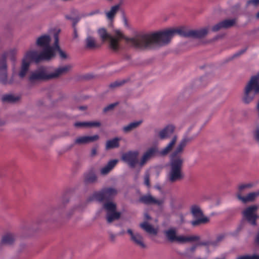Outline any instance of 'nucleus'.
Wrapping results in <instances>:
<instances>
[{
  "mask_svg": "<svg viewBox=\"0 0 259 259\" xmlns=\"http://www.w3.org/2000/svg\"><path fill=\"white\" fill-rule=\"evenodd\" d=\"M246 51V49H243V50H242L241 51H240L239 52H238V53H236L235 54H234L233 55V58L234 57H236L237 56H238L241 54H242L243 53H244L245 52V51Z\"/></svg>",
  "mask_w": 259,
  "mask_h": 259,
  "instance_id": "nucleus-48",
  "label": "nucleus"
},
{
  "mask_svg": "<svg viewBox=\"0 0 259 259\" xmlns=\"http://www.w3.org/2000/svg\"><path fill=\"white\" fill-rule=\"evenodd\" d=\"M257 209V206L252 205L247 207L243 212L244 218L249 223L253 226L256 225V221L257 215L255 213V212Z\"/></svg>",
  "mask_w": 259,
  "mask_h": 259,
  "instance_id": "nucleus-11",
  "label": "nucleus"
},
{
  "mask_svg": "<svg viewBox=\"0 0 259 259\" xmlns=\"http://www.w3.org/2000/svg\"><path fill=\"white\" fill-rule=\"evenodd\" d=\"M100 13V10L98 9L94 10L92 12H91L88 15V16H93L94 15L98 14Z\"/></svg>",
  "mask_w": 259,
  "mask_h": 259,
  "instance_id": "nucleus-47",
  "label": "nucleus"
},
{
  "mask_svg": "<svg viewBox=\"0 0 259 259\" xmlns=\"http://www.w3.org/2000/svg\"><path fill=\"white\" fill-rule=\"evenodd\" d=\"M51 41V38L48 35H44L39 37L36 42V44L37 46L44 48L45 49H47L49 48H52L53 50V46L52 47L50 46V42ZM53 52V51H52Z\"/></svg>",
  "mask_w": 259,
  "mask_h": 259,
  "instance_id": "nucleus-15",
  "label": "nucleus"
},
{
  "mask_svg": "<svg viewBox=\"0 0 259 259\" xmlns=\"http://www.w3.org/2000/svg\"><path fill=\"white\" fill-rule=\"evenodd\" d=\"M101 123L98 121H90V122H76L74 123V126L76 127H93V126H100Z\"/></svg>",
  "mask_w": 259,
  "mask_h": 259,
  "instance_id": "nucleus-24",
  "label": "nucleus"
},
{
  "mask_svg": "<svg viewBox=\"0 0 259 259\" xmlns=\"http://www.w3.org/2000/svg\"><path fill=\"white\" fill-rule=\"evenodd\" d=\"M164 234L170 242L178 241L181 242H193L199 240L200 237L198 236H184L176 235V230L175 229L171 228L164 231Z\"/></svg>",
  "mask_w": 259,
  "mask_h": 259,
  "instance_id": "nucleus-8",
  "label": "nucleus"
},
{
  "mask_svg": "<svg viewBox=\"0 0 259 259\" xmlns=\"http://www.w3.org/2000/svg\"><path fill=\"white\" fill-rule=\"evenodd\" d=\"M255 242L256 244H259V232L257 233L256 236Z\"/></svg>",
  "mask_w": 259,
  "mask_h": 259,
  "instance_id": "nucleus-52",
  "label": "nucleus"
},
{
  "mask_svg": "<svg viewBox=\"0 0 259 259\" xmlns=\"http://www.w3.org/2000/svg\"><path fill=\"white\" fill-rule=\"evenodd\" d=\"M145 218H146V219H147V220H149V219H150V216H149L148 214H146L145 215Z\"/></svg>",
  "mask_w": 259,
  "mask_h": 259,
  "instance_id": "nucleus-55",
  "label": "nucleus"
},
{
  "mask_svg": "<svg viewBox=\"0 0 259 259\" xmlns=\"http://www.w3.org/2000/svg\"><path fill=\"white\" fill-rule=\"evenodd\" d=\"M235 19H226L214 25L212 31L216 32L223 28H229L234 25Z\"/></svg>",
  "mask_w": 259,
  "mask_h": 259,
  "instance_id": "nucleus-14",
  "label": "nucleus"
},
{
  "mask_svg": "<svg viewBox=\"0 0 259 259\" xmlns=\"http://www.w3.org/2000/svg\"><path fill=\"white\" fill-rule=\"evenodd\" d=\"M253 186L252 183H248V184H242L239 186L238 189L240 192H241L245 188H250L252 187Z\"/></svg>",
  "mask_w": 259,
  "mask_h": 259,
  "instance_id": "nucleus-39",
  "label": "nucleus"
},
{
  "mask_svg": "<svg viewBox=\"0 0 259 259\" xmlns=\"http://www.w3.org/2000/svg\"><path fill=\"white\" fill-rule=\"evenodd\" d=\"M116 236L113 234H110V237L112 241H114L115 238Z\"/></svg>",
  "mask_w": 259,
  "mask_h": 259,
  "instance_id": "nucleus-53",
  "label": "nucleus"
},
{
  "mask_svg": "<svg viewBox=\"0 0 259 259\" xmlns=\"http://www.w3.org/2000/svg\"><path fill=\"white\" fill-rule=\"evenodd\" d=\"M256 18L257 19H259V11L257 13V14L256 15Z\"/></svg>",
  "mask_w": 259,
  "mask_h": 259,
  "instance_id": "nucleus-57",
  "label": "nucleus"
},
{
  "mask_svg": "<svg viewBox=\"0 0 259 259\" xmlns=\"http://www.w3.org/2000/svg\"><path fill=\"white\" fill-rule=\"evenodd\" d=\"M79 19L76 18L73 19L72 21H73V28L76 27L75 25L77 23V22L79 21Z\"/></svg>",
  "mask_w": 259,
  "mask_h": 259,
  "instance_id": "nucleus-49",
  "label": "nucleus"
},
{
  "mask_svg": "<svg viewBox=\"0 0 259 259\" xmlns=\"http://www.w3.org/2000/svg\"><path fill=\"white\" fill-rule=\"evenodd\" d=\"M97 153V149L96 148H93L92 149V151H91V156H95Z\"/></svg>",
  "mask_w": 259,
  "mask_h": 259,
  "instance_id": "nucleus-51",
  "label": "nucleus"
},
{
  "mask_svg": "<svg viewBox=\"0 0 259 259\" xmlns=\"http://www.w3.org/2000/svg\"><path fill=\"white\" fill-rule=\"evenodd\" d=\"M253 136L255 139L259 142V126L253 132Z\"/></svg>",
  "mask_w": 259,
  "mask_h": 259,
  "instance_id": "nucleus-44",
  "label": "nucleus"
},
{
  "mask_svg": "<svg viewBox=\"0 0 259 259\" xmlns=\"http://www.w3.org/2000/svg\"><path fill=\"white\" fill-rule=\"evenodd\" d=\"M259 93V73L252 76L246 84L242 101L248 104L252 101L255 96Z\"/></svg>",
  "mask_w": 259,
  "mask_h": 259,
  "instance_id": "nucleus-4",
  "label": "nucleus"
},
{
  "mask_svg": "<svg viewBox=\"0 0 259 259\" xmlns=\"http://www.w3.org/2000/svg\"><path fill=\"white\" fill-rule=\"evenodd\" d=\"M127 233L131 236V240L137 246H139L141 248H145L146 247V244L143 241V238L142 236L139 233H134L133 231L129 229L127 231Z\"/></svg>",
  "mask_w": 259,
  "mask_h": 259,
  "instance_id": "nucleus-12",
  "label": "nucleus"
},
{
  "mask_svg": "<svg viewBox=\"0 0 259 259\" xmlns=\"http://www.w3.org/2000/svg\"><path fill=\"white\" fill-rule=\"evenodd\" d=\"M66 19H67L71 20H73V18H72V17H71L69 16H66Z\"/></svg>",
  "mask_w": 259,
  "mask_h": 259,
  "instance_id": "nucleus-56",
  "label": "nucleus"
},
{
  "mask_svg": "<svg viewBox=\"0 0 259 259\" xmlns=\"http://www.w3.org/2000/svg\"><path fill=\"white\" fill-rule=\"evenodd\" d=\"M125 82L124 80L122 81H116L112 83H111L109 85L110 88H114L117 87H119L123 84Z\"/></svg>",
  "mask_w": 259,
  "mask_h": 259,
  "instance_id": "nucleus-40",
  "label": "nucleus"
},
{
  "mask_svg": "<svg viewBox=\"0 0 259 259\" xmlns=\"http://www.w3.org/2000/svg\"><path fill=\"white\" fill-rule=\"evenodd\" d=\"M197 246H217V243L212 241H201L197 243Z\"/></svg>",
  "mask_w": 259,
  "mask_h": 259,
  "instance_id": "nucleus-38",
  "label": "nucleus"
},
{
  "mask_svg": "<svg viewBox=\"0 0 259 259\" xmlns=\"http://www.w3.org/2000/svg\"><path fill=\"white\" fill-rule=\"evenodd\" d=\"M209 221V219L207 217H201L191 222L193 226H197L202 224H205Z\"/></svg>",
  "mask_w": 259,
  "mask_h": 259,
  "instance_id": "nucleus-36",
  "label": "nucleus"
},
{
  "mask_svg": "<svg viewBox=\"0 0 259 259\" xmlns=\"http://www.w3.org/2000/svg\"><path fill=\"white\" fill-rule=\"evenodd\" d=\"M63 201L64 203H67L69 201V200L68 199H65V198H64L63 199Z\"/></svg>",
  "mask_w": 259,
  "mask_h": 259,
  "instance_id": "nucleus-54",
  "label": "nucleus"
},
{
  "mask_svg": "<svg viewBox=\"0 0 259 259\" xmlns=\"http://www.w3.org/2000/svg\"><path fill=\"white\" fill-rule=\"evenodd\" d=\"M223 238H224V236L221 235L219 236L215 241H212L214 242L215 243H217V245L218 244V243L223 240Z\"/></svg>",
  "mask_w": 259,
  "mask_h": 259,
  "instance_id": "nucleus-45",
  "label": "nucleus"
},
{
  "mask_svg": "<svg viewBox=\"0 0 259 259\" xmlns=\"http://www.w3.org/2000/svg\"><path fill=\"white\" fill-rule=\"evenodd\" d=\"M98 33L103 41L109 40V47L112 51L116 52L119 50L117 39L109 34L105 28L99 29Z\"/></svg>",
  "mask_w": 259,
  "mask_h": 259,
  "instance_id": "nucleus-9",
  "label": "nucleus"
},
{
  "mask_svg": "<svg viewBox=\"0 0 259 259\" xmlns=\"http://www.w3.org/2000/svg\"><path fill=\"white\" fill-rule=\"evenodd\" d=\"M140 227L146 232L156 235L157 233L156 230H155L151 225L149 224L147 222H144L140 224Z\"/></svg>",
  "mask_w": 259,
  "mask_h": 259,
  "instance_id": "nucleus-29",
  "label": "nucleus"
},
{
  "mask_svg": "<svg viewBox=\"0 0 259 259\" xmlns=\"http://www.w3.org/2000/svg\"><path fill=\"white\" fill-rule=\"evenodd\" d=\"M197 245H195L191 247L190 248L187 249V252H194L195 250H196V248L197 247Z\"/></svg>",
  "mask_w": 259,
  "mask_h": 259,
  "instance_id": "nucleus-46",
  "label": "nucleus"
},
{
  "mask_svg": "<svg viewBox=\"0 0 259 259\" xmlns=\"http://www.w3.org/2000/svg\"><path fill=\"white\" fill-rule=\"evenodd\" d=\"M141 123L142 121H138L131 122L128 125L124 126L123 127V131L125 133H128L137 127L139 125L141 124Z\"/></svg>",
  "mask_w": 259,
  "mask_h": 259,
  "instance_id": "nucleus-32",
  "label": "nucleus"
},
{
  "mask_svg": "<svg viewBox=\"0 0 259 259\" xmlns=\"http://www.w3.org/2000/svg\"><path fill=\"white\" fill-rule=\"evenodd\" d=\"M99 46H98L96 41L95 39L91 36H89L85 39V47L89 49H93L96 48H98Z\"/></svg>",
  "mask_w": 259,
  "mask_h": 259,
  "instance_id": "nucleus-30",
  "label": "nucleus"
},
{
  "mask_svg": "<svg viewBox=\"0 0 259 259\" xmlns=\"http://www.w3.org/2000/svg\"><path fill=\"white\" fill-rule=\"evenodd\" d=\"M258 196H259V190L255 192L250 193L245 197L241 196L240 194L237 195L238 199L242 200L243 202L252 201Z\"/></svg>",
  "mask_w": 259,
  "mask_h": 259,
  "instance_id": "nucleus-22",
  "label": "nucleus"
},
{
  "mask_svg": "<svg viewBox=\"0 0 259 259\" xmlns=\"http://www.w3.org/2000/svg\"><path fill=\"white\" fill-rule=\"evenodd\" d=\"M140 201L146 204H155L158 205H161L163 202V200L156 199L150 195L141 196Z\"/></svg>",
  "mask_w": 259,
  "mask_h": 259,
  "instance_id": "nucleus-16",
  "label": "nucleus"
},
{
  "mask_svg": "<svg viewBox=\"0 0 259 259\" xmlns=\"http://www.w3.org/2000/svg\"><path fill=\"white\" fill-rule=\"evenodd\" d=\"M158 153V150L156 147H151L148 149L144 154L139 161L140 166H143L150 159L157 155Z\"/></svg>",
  "mask_w": 259,
  "mask_h": 259,
  "instance_id": "nucleus-13",
  "label": "nucleus"
},
{
  "mask_svg": "<svg viewBox=\"0 0 259 259\" xmlns=\"http://www.w3.org/2000/svg\"><path fill=\"white\" fill-rule=\"evenodd\" d=\"M175 126L172 125H168L159 132V137L163 140L169 138L175 131Z\"/></svg>",
  "mask_w": 259,
  "mask_h": 259,
  "instance_id": "nucleus-17",
  "label": "nucleus"
},
{
  "mask_svg": "<svg viewBox=\"0 0 259 259\" xmlns=\"http://www.w3.org/2000/svg\"><path fill=\"white\" fill-rule=\"evenodd\" d=\"M52 51V48L44 49L40 53L35 51H29L26 53L23 59L29 61V64L32 62L37 63L43 60H49L53 57Z\"/></svg>",
  "mask_w": 259,
  "mask_h": 259,
  "instance_id": "nucleus-5",
  "label": "nucleus"
},
{
  "mask_svg": "<svg viewBox=\"0 0 259 259\" xmlns=\"http://www.w3.org/2000/svg\"><path fill=\"white\" fill-rule=\"evenodd\" d=\"M144 184L145 185L149 187L150 186V175L149 172H146L144 176Z\"/></svg>",
  "mask_w": 259,
  "mask_h": 259,
  "instance_id": "nucleus-42",
  "label": "nucleus"
},
{
  "mask_svg": "<svg viewBox=\"0 0 259 259\" xmlns=\"http://www.w3.org/2000/svg\"><path fill=\"white\" fill-rule=\"evenodd\" d=\"M247 5H252L254 6H259V0H248Z\"/></svg>",
  "mask_w": 259,
  "mask_h": 259,
  "instance_id": "nucleus-43",
  "label": "nucleus"
},
{
  "mask_svg": "<svg viewBox=\"0 0 259 259\" xmlns=\"http://www.w3.org/2000/svg\"><path fill=\"white\" fill-rule=\"evenodd\" d=\"M19 97H15L12 95H6L2 97V101L3 102L15 103L19 100Z\"/></svg>",
  "mask_w": 259,
  "mask_h": 259,
  "instance_id": "nucleus-34",
  "label": "nucleus"
},
{
  "mask_svg": "<svg viewBox=\"0 0 259 259\" xmlns=\"http://www.w3.org/2000/svg\"><path fill=\"white\" fill-rule=\"evenodd\" d=\"M97 180V177L93 171H90L84 174V183L85 184H92Z\"/></svg>",
  "mask_w": 259,
  "mask_h": 259,
  "instance_id": "nucleus-20",
  "label": "nucleus"
},
{
  "mask_svg": "<svg viewBox=\"0 0 259 259\" xmlns=\"http://www.w3.org/2000/svg\"><path fill=\"white\" fill-rule=\"evenodd\" d=\"M207 32L208 28L206 27L198 30H188L184 27H181L168 29L151 33L138 34L133 37L129 38L124 37L120 30H116L115 38L117 39L118 44L119 39L124 38L126 42L132 47L145 50L153 49L155 46L167 45L176 34L186 37L200 38L206 35ZM118 45L120 46L119 44Z\"/></svg>",
  "mask_w": 259,
  "mask_h": 259,
  "instance_id": "nucleus-1",
  "label": "nucleus"
},
{
  "mask_svg": "<svg viewBox=\"0 0 259 259\" xmlns=\"http://www.w3.org/2000/svg\"><path fill=\"white\" fill-rule=\"evenodd\" d=\"M99 137L98 135H96L93 136H82L79 137L76 139L74 143L76 144H83L94 141H97L99 139Z\"/></svg>",
  "mask_w": 259,
  "mask_h": 259,
  "instance_id": "nucleus-19",
  "label": "nucleus"
},
{
  "mask_svg": "<svg viewBox=\"0 0 259 259\" xmlns=\"http://www.w3.org/2000/svg\"><path fill=\"white\" fill-rule=\"evenodd\" d=\"M118 105V103L116 102L114 103L111 104L104 108V112H106L108 111L112 110L116 106Z\"/></svg>",
  "mask_w": 259,
  "mask_h": 259,
  "instance_id": "nucleus-41",
  "label": "nucleus"
},
{
  "mask_svg": "<svg viewBox=\"0 0 259 259\" xmlns=\"http://www.w3.org/2000/svg\"><path fill=\"white\" fill-rule=\"evenodd\" d=\"M192 140L191 138H183L171 155L170 170L168 174V180L171 183L180 181L184 178L182 171L183 160L181 154L187 143Z\"/></svg>",
  "mask_w": 259,
  "mask_h": 259,
  "instance_id": "nucleus-2",
  "label": "nucleus"
},
{
  "mask_svg": "<svg viewBox=\"0 0 259 259\" xmlns=\"http://www.w3.org/2000/svg\"><path fill=\"white\" fill-rule=\"evenodd\" d=\"M191 212L194 218H199L203 215L202 210L197 205H193L191 207Z\"/></svg>",
  "mask_w": 259,
  "mask_h": 259,
  "instance_id": "nucleus-31",
  "label": "nucleus"
},
{
  "mask_svg": "<svg viewBox=\"0 0 259 259\" xmlns=\"http://www.w3.org/2000/svg\"><path fill=\"white\" fill-rule=\"evenodd\" d=\"M79 108L81 110H83L85 108V107L81 106V107H80Z\"/></svg>",
  "mask_w": 259,
  "mask_h": 259,
  "instance_id": "nucleus-58",
  "label": "nucleus"
},
{
  "mask_svg": "<svg viewBox=\"0 0 259 259\" xmlns=\"http://www.w3.org/2000/svg\"><path fill=\"white\" fill-rule=\"evenodd\" d=\"M118 162L117 159H113L109 161L107 164L101 169V174L105 175L108 174L116 165Z\"/></svg>",
  "mask_w": 259,
  "mask_h": 259,
  "instance_id": "nucleus-21",
  "label": "nucleus"
},
{
  "mask_svg": "<svg viewBox=\"0 0 259 259\" xmlns=\"http://www.w3.org/2000/svg\"><path fill=\"white\" fill-rule=\"evenodd\" d=\"M16 53L17 50L16 49H12L4 53L0 60V81L4 84H10L12 82L11 80L8 81L7 79L6 59L7 57H9L11 61L14 62L16 60Z\"/></svg>",
  "mask_w": 259,
  "mask_h": 259,
  "instance_id": "nucleus-6",
  "label": "nucleus"
},
{
  "mask_svg": "<svg viewBox=\"0 0 259 259\" xmlns=\"http://www.w3.org/2000/svg\"><path fill=\"white\" fill-rule=\"evenodd\" d=\"M120 140V138L116 137L107 141L105 146L106 149L109 150L119 147Z\"/></svg>",
  "mask_w": 259,
  "mask_h": 259,
  "instance_id": "nucleus-23",
  "label": "nucleus"
},
{
  "mask_svg": "<svg viewBox=\"0 0 259 259\" xmlns=\"http://www.w3.org/2000/svg\"><path fill=\"white\" fill-rule=\"evenodd\" d=\"M4 123L0 120V125L3 124Z\"/></svg>",
  "mask_w": 259,
  "mask_h": 259,
  "instance_id": "nucleus-59",
  "label": "nucleus"
},
{
  "mask_svg": "<svg viewBox=\"0 0 259 259\" xmlns=\"http://www.w3.org/2000/svg\"><path fill=\"white\" fill-rule=\"evenodd\" d=\"M15 240V238L13 234L7 233L3 236L1 243L2 244L11 245L14 242Z\"/></svg>",
  "mask_w": 259,
  "mask_h": 259,
  "instance_id": "nucleus-27",
  "label": "nucleus"
},
{
  "mask_svg": "<svg viewBox=\"0 0 259 259\" xmlns=\"http://www.w3.org/2000/svg\"><path fill=\"white\" fill-rule=\"evenodd\" d=\"M119 9V5H115L111 7L110 11L106 13V16L108 19L112 20Z\"/></svg>",
  "mask_w": 259,
  "mask_h": 259,
  "instance_id": "nucleus-33",
  "label": "nucleus"
},
{
  "mask_svg": "<svg viewBox=\"0 0 259 259\" xmlns=\"http://www.w3.org/2000/svg\"><path fill=\"white\" fill-rule=\"evenodd\" d=\"M139 154L138 151H129L122 154L121 160L130 167L134 168L137 164H139L138 158Z\"/></svg>",
  "mask_w": 259,
  "mask_h": 259,
  "instance_id": "nucleus-10",
  "label": "nucleus"
},
{
  "mask_svg": "<svg viewBox=\"0 0 259 259\" xmlns=\"http://www.w3.org/2000/svg\"><path fill=\"white\" fill-rule=\"evenodd\" d=\"M30 64L29 61H26L25 60H22V65L20 71L19 73V76L20 78H23L25 76L27 72L28 71Z\"/></svg>",
  "mask_w": 259,
  "mask_h": 259,
  "instance_id": "nucleus-26",
  "label": "nucleus"
},
{
  "mask_svg": "<svg viewBox=\"0 0 259 259\" xmlns=\"http://www.w3.org/2000/svg\"><path fill=\"white\" fill-rule=\"evenodd\" d=\"M176 141L177 137L175 136L172 138L168 144L160 152V154L161 155H165L167 154L172 150Z\"/></svg>",
  "mask_w": 259,
  "mask_h": 259,
  "instance_id": "nucleus-25",
  "label": "nucleus"
},
{
  "mask_svg": "<svg viewBox=\"0 0 259 259\" xmlns=\"http://www.w3.org/2000/svg\"><path fill=\"white\" fill-rule=\"evenodd\" d=\"M73 37L76 38L78 37L77 29L76 27L73 28Z\"/></svg>",
  "mask_w": 259,
  "mask_h": 259,
  "instance_id": "nucleus-50",
  "label": "nucleus"
},
{
  "mask_svg": "<svg viewBox=\"0 0 259 259\" xmlns=\"http://www.w3.org/2000/svg\"><path fill=\"white\" fill-rule=\"evenodd\" d=\"M104 208L107 210V212L116 211V205L112 202H107L104 203Z\"/></svg>",
  "mask_w": 259,
  "mask_h": 259,
  "instance_id": "nucleus-35",
  "label": "nucleus"
},
{
  "mask_svg": "<svg viewBox=\"0 0 259 259\" xmlns=\"http://www.w3.org/2000/svg\"><path fill=\"white\" fill-rule=\"evenodd\" d=\"M118 191L114 188L108 187L102 189L100 191L96 192L90 197L88 201L96 200L99 202L111 200L117 194Z\"/></svg>",
  "mask_w": 259,
  "mask_h": 259,
  "instance_id": "nucleus-7",
  "label": "nucleus"
},
{
  "mask_svg": "<svg viewBox=\"0 0 259 259\" xmlns=\"http://www.w3.org/2000/svg\"><path fill=\"white\" fill-rule=\"evenodd\" d=\"M236 259H259V255L253 254L252 255H244L238 256Z\"/></svg>",
  "mask_w": 259,
  "mask_h": 259,
  "instance_id": "nucleus-37",
  "label": "nucleus"
},
{
  "mask_svg": "<svg viewBox=\"0 0 259 259\" xmlns=\"http://www.w3.org/2000/svg\"><path fill=\"white\" fill-rule=\"evenodd\" d=\"M71 68L70 65H65L55 70L54 72L47 74L44 70H38L33 72L29 76L30 81L40 80H48L59 77L67 72Z\"/></svg>",
  "mask_w": 259,
  "mask_h": 259,
  "instance_id": "nucleus-3",
  "label": "nucleus"
},
{
  "mask_svg": "<svg viewBox=\"0 0 259 259\" xmlns=\"http://www.w3.org/2000/svg\"><path fill=\"white\" fill-rule=\"evenodd\" d=\"M55 42L53 45V57L55 56V52L56 51L58 52L59 53L60 57L62 59H65L67 58V56L66 54L63 52L60 48L59 45V36L57 33L54 34Z\"/></svg>",
  "mask_w": 259,
  "mask_h": 259,
  "instance_id": "nucleus-18",
  "label": "nucleus"
},
{
  "mask_svg": "<svg viewBox=\"0 0 259 259\" xmlns=\"http://www.w3.org/2000/svg\"><path fill=\"white\" fill-rule=\"evenodd\" d=\"M120 213L116 211L113 212H107L106 219L109 223H111L114 221L118 220L120 217Z\"/></svg>",
  "mask_w": 259,
  "mask_h": 259,
  "instance_id": "nucleus-28",
  "label": "nucleus"
}]
</instances>
